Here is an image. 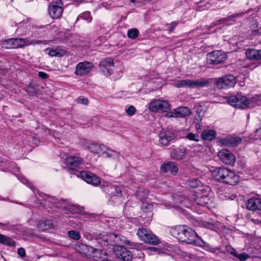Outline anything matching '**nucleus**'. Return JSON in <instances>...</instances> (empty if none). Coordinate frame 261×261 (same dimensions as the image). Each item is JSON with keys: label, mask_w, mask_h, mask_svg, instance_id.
Returning <instances> with one entry per match:
<instances>
[{"label": "nucleus", "mask_w": 261, "mask_h": 261, "mask_svg": "<svg viewBox=\"0 0 261 261\" xmlns=\"http://www.w3.org/2000/svg\"><path fill=\"white\" fill-rule=\"evenodd\" d=\"M252 221L254 222V223H256V224H261V221H259V220H254V219H253Z\"/></svg>", "instance_id": "obj_64"}, {"label": "nucleus", "mask_w": 261, "mask_h": 261, "mask_svg": "<svg viewBox=\"0 0 261 261\" xmlns=\"http://www.w3.org/2000/svg\"><path fill=\"white\" fill-rule=\"evenodd\" d=\"M113 250L117 258L124 261H130L133 258L132 252L123 246L114 245Z\"/></svg>", "instance_id": "obj_7"}, {"label": "nucleus", "mask_w": 261, "mask_h": 261, "mask_svg": "<svg viewBox=\"0 0 261 261\" xmlns=\"http://www.w3.org/2000/svg\"><path fill=\"white\" fill-rule=\"evenodd\" d=\"M108 238L109 239L110 243H111V241H113V244H112V245L113 247H114V245L121 246H122V245H126L131 248H134L137 247L138 246L137 243L127 240L125 237L115 233H110ZM97 241L98 244L100 246L105 245V242H109L107 238L103 240L98 239Z\"/></svg>", "instance_id": "obj_3"}, {"label": "nucleus", "mask_w": 261, "mask_h": 261, "mask_svg": "<svg viewBox=\"0 0 261 261\" xmlns=\"http://www.w3.org/2000/svg\"><path fill=\"white\" fill-rule=\"evenodd\" d=\"M94 67L92 62L85 61L79 63L75 67L74 74L78 76H83L88 74Z\"/></svg>", "instance_id": "obj_11"}, {"label": "nucleus", "mask_w": 261, "mask_h": 261, "mask_svg": "<svg viewBox=\"0 0 261 261\" xmlns=\"http://www.w3.org/2000/svg\"><path fill=\"white\" fill-rule=\"evenodd\" d=\"M114 66L113 59L111 58H106L101 61L99 63L100 69L106 75L111 74V70Z\"/></svg>", "instance_id": "obj_14"}, {"label": "nucleus", "mask_w": 261, "mask_h": 261, "mask_svg": "<svg viewBox=\"0 0 261 261\" xmlns=\"http://www.w3.org/2000/svg\"><path fill=\"white\" fill-rule=\"evenodd\" d=\"M236 157L234 154L229 153V165H233L234 164Z\"/></svg>", "instance_id": "obj_57"}, {"label": "nucleus", "mask_w": 261, "mask_h": 261, "mask_svg": "<svg viewBox=\"0 0 261 261\" xmlns=\"http://www.w3.org/2000/svg\"><path fill=\"white\" fill-rule=\"evenodd\" d=\"M101 156L103 158H110L112 156H115L117 155V153L116 151L112 150L110 148H107L106 151H103L101 153Z\"/></svg>", "instance_id": "obj_40"}, {"label": "nucleus", "mask_w": 261, "mask_h": 261, "mask_svg": "<svg viewBox=\"0 0 261 261\" xmlns=\"http://www.w3.org/2000/svg\"><path fill=\"white\" fill-rule=\"evenodd\" d=\"M257 60H261V49L257 50Z\"/></svg>", "instance_id": "obj_60"}, {"label": "nucleus", "mask_w": 261, "mask_h": 261, "mask_svg": "<svg viewBox=\"0 0 261 261\" xmlns=\"http://www.w3.org/2000/svg\"><path fill=\"white\" fill-rule=\"evenodd\" d=\"M218 145L219 146H225L228 143V139L223 138H217Z\"/></svg>", "instance_id": "obj_49"}, {"label": "nucleus", "mask_w": 261, "mask_h": 261, "mask_svg": "<svg viewBox=\"0 0 261 261\" xmlns=\"http://www.w3.org/2000/svg\"><path fill=\"white\" fill-rule=\"evenodd\" d=\"M246 207L250 211H260L261 199L259 198H250L246 203Z\"/></svg>", "instance_id": "obj_21"}, {"label": "nucleus", "mask_w": 261, "mask_h": 261, "mask_svg": "<svg viewBox=\"0 0 261 261\" xmlns=\"http://www.w3.org/2000/svg\"><path fill=\"white\" fill-rule=\"evenodd\" d=\"M68 235L70 238L75 240H79L81 238L80 233L79 231L75 230H70L68 232Z\"/></svg>", "instance_id": "obj_47"}, {"label": "nucleus", "mask_w": 261, "mask_h": 261, "mask_svg": "<svg viewBox=\"0 0 261 261\" xmlns=\"http://www.w3.org/2000/svg\"><path fill=\"white\" fill-rule=\"evenodd\" d=\"M77 103L87 105L88 104L89 100L87 98L84 97H79L76 100Z\"/></svg>", "instance_id": "obj_53"}, {"label": "nucleus", "mask_w": 261, "mask_h": 261, "mask_svg": "<svg viewBox=\"0 0 261 261\" xmlns=\"http://www.w3.org/2000/svg\"><path fill=\"white\" fill-rule=\"evenodd\" d=\"M112 190L111 195L115 196H121L122 195L121 189L119 187L112 186L110 187Z\"/></svg>", "instance_id": "obj_44"}, {"label": "nucleus", "mask_w": 261, "mask_h": 261, "mask_svg": "<svg viewBox=\"0 0 261 261\" xmlns=\"http://www.w3.org/2000/svg\"><path fill=\"white\" fill-rule=\"evenodd\" d=\"M252 27L254 29L257 28L258 27L257 22L255 21V23L252 24Z\"/></svg>", "instance_id": "obj_63"}, {"label": "nucleus", "mask_w": 261, "mask_h": 261, "mask_svg": "<svg viewBox=\"0 0 261 261\" xmlns=\"http://www.w3.org/2000/svg\"><path fill=\"white\" fill-rule=\"evenodd\" d=\"M200 4V5L199 6L200 7H202L203 6H204V8H201V10H204L205 9H207V8H209V6L206 5L205 3H204V2H201Z\"/></svg>", "instance_id": "obj_59"}, {"label": "nucleus", "mask_w": 261, "mask_h": 261, "mask_svg": "<svg viewBox=\"0 0 261 261\" xmlns=\"http://www.w3.org/2000/svg\"><path fill=\"white\" fill-rule=\"evenodd\" d=\"M90 258L97 261L109 260V254L105 251L99 249L93 248V251L91 253Z\"/></svg>", "instance_id": "obj_16"}, {"label": "nucleus", "mask_w": 261, "mask_h": 261, "mask_svg": "<svg viewBox=\"0 0 261 261\" xmlns=\"http://www.w3.org/2000/svg\"><path fill=\"white\" fill-rule=\"evenodd\" d=\"M201 136L203 140L211 141L216 137V132L214 130L205 129L202 132Z\"/></svg>", "instance_id": "obj_27"}, {"label": "nucleus", "mask_w": 261, "mask_h": 261, "mask_svg": "<svg viewBox=\"0 0 261 261\" xmlns=\"http://www.w3.org/2000/svg\"><path fill=\"white\" fill-rule=\"evenodd\" d=\"M196 112L197 114V119H199L200 121L202 120V118L203 116L205 113V110L203 109V107L202 106H198L196 108Z\"/></svg>", "instance_id": "obj_45"}, {"label": "nucleus", "mask_w": 261, "mask_h": 261, "mask_svg": "<svg viewBox=\"0 0 261 261\" xmlns=\"http://www.w3.org/2000/svg\"><path fill=\"white\" fill-rule=\"evenodd\" d=\"M39 194H40V195L43 197L44 199L48 200L49 202L54 204L55 205L56 207H59V204H60L61 202H65V200L63 199H62L61 200H59L56 199L54 197H51L48 195H46L45 194H43L42 193H39Z\"/></svg>", "instance_id": "obj_31"}, {"label": "nucleus", "mask_w": 261, "mask_h": 261, "mask_svg": "<svg viewBox=\"0 0 261 261\" xmlns=\"http://www.w3.org/2000/svg\"><path fill=\"white\" fill-rule=\"evenodd\" d=\"M127 36L132 39H135L138 37L139 31L136 28L130 29L127 31Z\"/></svg>", "instance_id": "obj_42"}, {"label": "nucleus", "mask_w": 261, "mask_h": 261, "mask_svg": "<svg viewBox=\"0 0 261 261\" xmlns=\"http://www.w3.org/2000/svg\"><path fill=\"white\" fill-rule=\"evenodd\" d=\"M22 42L21 44V47L27 45H35L36 44H45L43 41L39 40H30L29 39H21Z\"/></svg>", "instance_id": "obj_33"}, {"label": "nucleus", "mask_w": 261, "mask_h": 261, "mask_svg": "<svg viewBox=\"0 0 261 261\" xmlns=\"http://www.w3.org/2000/svg\"><path fill=\"white\" fill-rule=\"evenodd\" d=\"M137 234L140 240L145 243L156 245L160 243L157 236L145 228H139Z\"/></svg>", "instance_id": "obj_4"}, {"label": "nucleus", "mask_w": 261, "mask_h": 261, "mask_svg": "<svg viewBox=\"0 0 261 261\" xmlns=\"http://www.w3.org/2000/svg\"><path fill=\"white\" fill-rule=\"evenodd\" d=\"M21 38H12L2 41L1 45L5 48H18L21 47Z\"/></svg>", "instance_id": "obj_15"}, {"label": "nucleus", "mask_w": 261, "mask_h": 261, "mask_svg": "<svg viewBox=\"0 0 261 261\" xmlns=\"http://www.w3.org/2000/svg\"><path fill=\"white\" fill-rule=\"evenodd\" d=\"M195 202L197 204L205 206L208 208H211L213 206V200L207 195L197 196L195 199Z\"/></svg>", "instance_id": "obj_19"}, {"label": "nucleus", "mask_w": 261, "mask_h": 261, "mask_svg": "<svg viewBox=\"0 0 261 261\" xmlns=\"http://www.w3.org/2000/svg\"><path fill=\"white\" fill-rule=\"evenodd\" d=\"M179 23V21H172V22L168 24V31L169 34H171L175 29V27L178 25Z\"/></svg>", "instance_id": "obj_48"}, {"label": "nucleus", "mask_w": 261, "mask_h": 261, "mask_svg": "<svg viewBox=\"0 0 261 261\" xmlns=\"http://www.w3.org/2000/svg\"><path fill=\"white\" fill-rule=\"evenodd\" d=\"M257 49H248L246 51V56L247 59L257 60Z\"/></svg>", "instance_id": "obj_37"}, {"label": "nucleus", "mask_w": 261, "mask_h": 261, "mask_svg": "<svg viewBox=\"0 0 261 261\" xmlns=\"http://www.w3.org/2000/svg\"><path fill=\"white\" fill-rule=\"evenodd\" d=\"M261 139V126L255 130L254 132L253 135H251L248 138L250 142L253 140H259Z\"/></svg>", "instance_id": "obj_39"}, {"label": "nucleus", "mask_w": 261, "mask_h": 261, "mask_svg": "<svg viewBox=\"0 0 261 261\" xmlns=\"http://www.w3.org/2000/svg\"><path fill=\"white\" fill-rule=\"evenodd\" d=\"M66 160V163L68 168L73 170V173L76 175V171H74V168L77 167L81 164L83 161L82 159L79 156L69 155L67 154H64L63 157Z\"/></svg>", "instance_id": "obj_12"}, {"label": "nucleus", "mask_w": 261, "mask_h": 261, "mask_svg": "<svg viewBox=\"0 0 261 261\" xmlns=\"http://www.w3.org/2000/svg\"><path fill=\"white\" fill-rule=\"evenodd\" d=\"M0 243L9 246L15 245V242L12 239L2 234H0Z\"/></svg>", "instance_id": "obj_32"}, {"label": "nucleus", "mask_w": 261, "mask_h": 261, "mask_svg": "<svg viewBox=\"0 0 261 261\" xmlns=\"http://www.w3.org/2000/svg\"><path fill=\"white\" fill-rule=\"evenodd\" d=\"M218 156L220 160L224 163L227 164L228 163V150L224 148L218 152Z\"/></svg>", "instance_id": "obj_35"}, {"label": "nucleus", "mask_w": 261, "mask_h": 261, "mask_svg": "<svg viewBox=\"0 0 261 261\" xmlns=\"http://www.w3.org/2000/svg\"><path fill=\"white\" fill-rule=\"evenodd\" d=\"M21 181L24 184H25V185H28L29 184V181L25 179L24 178H22L21 179H20Z\"/></svg>", "instance_id": "obj_61"}, {"label": "nucleus", "mask_w": 261, "mask_h": 261, "mask_svg": "<svg viewBox=\"0 0 261 261\" xmlns=\"http://www.w3.org/2000/svg\"><path fill=\"white\" fill-rule=\"evenodd\" d=\"M54 224L51 220H44L41 221L38 224V227L42 230H46L53 228Z\"/></svg>", "instance_id": "obj_26"}, {"label": "nucleus", "mask_w": 261, "mask_h": 261, "mask_svg": "<svg viewBox=\"0 0 261 261\" xmlns=\"http://www.w3.org/2000/svg\"><path fill=\"white\" fill-rule=\"evenodd\" d=\"M213 79L201 78L200 79L192 80V89L201 88L207 87L210 84Z\"/></svg>", "instance_id": "obj_22"}, {"label": "nucleus", "mask_w": 261, "mask_h": 261, "mask_svg": "<svg viewBox=\"0 0 261 261\" xmlns=\"http://www.w3.org/2000/svg\"><path fill=\"white\" fill-rule=\"evenodd\" d=\"M213 178L218 181L227 183L228 170L222 168L215 169L212 172Z\"/></svg>", "instance_id": "obj_13"}, {"label": "nucleus", "mask_w": 261, "mask_h": 261, "mask_svg": "<svg viewBox=\"0 0 261 261\" xmlns=\"http://www.w3.org/2000/svg\"><path fill=\"white\" fill-rule=\"evenodd\" d=\"M46 50H49L48 54L51 57H62L66 53V51L65 50L61 48H47L46 49Z\"/></svg>", "instance_id": "obj_25"}, {"label": "nucleus", "mask_w": 261, "mask_h": 261, "mask_svg": "<svg viewBox=\"0 0 261 261\" xmlns=\"http://www.w3.org/2000/svg\"><path fill=\"white\" fill-rule=\"evenodd\" d=\"M148 109L152 112L159 111L166 112L170 109V105L167 101L158 99L150 101L148 103Z\"/></svg>", "instance_id": "obj_6"}, {"label": "nucleus", "mask_w": 261, "mask_h": 261, "mask_svg": "<svg viewBox=\"0 0 261 261\" xmlns=\"http://www.w3.org/2000/svg\"><path fill=\"white\" fill-rule=\"evenodd\" d=\"M63 4L61 0L50 4L48 6V11L49 16L53 19L60 18L63 11Z\"/></svg>", "instance_id": "obj_9"}, {"label": "nucleus", "mask_w": 261, "mask_h": 261, "mask_svg": "<svg viewBox=\"0 0 261 261\" xmlns=\"http://www.w3.org/2000/svg\"><path fill=\"white\" fill-rule=\"evenodd\" d=\"M227 21H228V19L226 18H224L223 19H219V20H217L216 22H215L214 24L212 23V25H210L209 27H208V29H211V28L213 27V25H218V24H221V23L226 24L225 27L226 28H227Z\"/></svg>", "instance_id": "obj_51"}, {"label": "nucleus", "mask_w": 261, "mask_h": 261, "mask_svg": "<svg viewBox=\"0 0 261 261\" xmlns=\"http://www.w3.org/2000/svg\"><path fill=\"white\" fill-rule=\"evenodd\" d=\"M240 181L239 175H237L233 172L229 171V185H237Z\"/></svg>", "instance_id": "obj_38"}, {"label": "nucleus", "mask_w": 261, "mask_h": 261, "mask_svg": "<svg viewBox=\"0 0 261 261\" xmlns=\"http://www.w3.org/2000/svg\"><path fill=\"white\" fill-rule=\"evenodd\" d=\"M186 138L190 140L198 141H199V136L194 134L189 133L187 135Z\"/></svg>", "instance_id": "obj_52"}, {"label": "nucleus", "mask_w": 261, "mask_h": 261, "mask_svg": "<svg viewBox=\"0 0 261 261\" xmlns=\"http://www.w3.org/2000/svg\"><path fill=\"white\" fill-rule=\"evenodd\" d=\"M83 19L88 22H90L92 20V17L90 14V12L89 11H86L81 13L77 17V18Z\"/></svg>", "instance_id": "obj_46"}, {"label": "nucleus", "mask_w": 261, "mask_h": 261, "mask_svg": "<svg viewBox=\"0 0 261 261\" xmlns=\"http://www.w3.org/2000/svg\"><path fill=\"white\" fill-rule=\"evenodd\" d=\"M185 155L184 148H174L171 153V158L175 160H181Z\"/></svg>", "instance_id": "obj_24"}, {"label": "nucleus", "mask_w": 261, "mask_h": 261, "mask_svg": "<svg viewBox=\"0 0 261 261\" xmlns=\"http://www.w3.org/2000/svg\"><path fill=\"white\" fill-rule=\"evenodd\" d=\"M215 83L218 89H226L228 86V76L226 75L215 79Z\"/></svg>", "instance_id": "obj_23"}, {"label": "nucleus", "mask_w": 261, "mask_h": 261, "mask_svg": "<svg viewBox=\"0 0 261 261\" xmlns=\"http://www.w3.org/2000/svg\"><path fill=\"white\" fill-rule=\"evenodd\" d=\"M229 253L233 254L235 257L239 258L241 261H245L249 258V255L246 253H241L238 254L236 252L234 248L230 247L229 245Z\"/></svg>", "instance_id": "obj_34"}, {"label": "nucleus", "mask_w": 261, "mask_h": 261, "mask_svg": "<svg viewBox=\"0 0 261 261\" xmlns=\"http://www.w3.org/2000/svg\"><path fill=\"white\" fill-rule=\"evenodd\" d=\"M37 86L32 83L28 85L26 88V92L30 96H34L37 93Z\"/></svg>", "instance_id": "obj_36"}, {"label": "nucleus", "mask_w": 261, "mask_h": 261, "mask_svg": "<svg viewBox=\"0 0 261 261\" xmlns=\"http://www.w3.org/2000/svg\"><path fill=\"white\" fill-rule=\"evenodd\" d=\"M229 86H233L236 83V81L234 80V77L232 75H231L230 74H229Z\"/></svg>", "instance_id": "obj_58"}, {"label": "nucleus", "mask_w": 261, "mask_h": 261, "mask_svg": "<svg viewBox=\"0 0 261 261\" xmlns=\"http://www.w3.org/2000/svg\"><path fill=\"white\" fill-rule=\"evenodd\" d=\"M227 58L226 54L221 50H214L207 55V63L210 65H217L222 63Z\"/></svg>", "instance_id": "obj_5"}, {"label": "nucleus", "mask_w": 261, "mask_h": 261, "mask_svg": "<svg viewBox=\"0 0 261 261\" xmlns=\"http://www.w3.org/2000/svg\"><path fill=\"white\" fill-rule=\"evenodd\" d=\"M38 75L39 77L43 80L47 79L49 77L48 74L43 71H39Z\"/></svg>", "instance_id": "obj_54"}, {"label": "nucleus", "mask_w": 261, "mask_h": 261, "mask_svg": "<svg viewBox=\"0 0 261 261\" xmlns=\"http://www.w3.org/2000/svg\"><path fill=\"white\" fill-rule=\"evenodd\" d=\"M175 137V134L171 127L162 129L159 134L160 143L164 146L168 145L170 142Z\"/></svg>", "instance_id": "obj_8"}, {"label": "nucleus", "mask_w": 261, "mask_h": 261, "mask_svg": "<svg viewBox=\"0 0 261 261\" xmlns=\"http://www.w3.org/2000/svg\"><path fill=\"white\" fill-rule=\"evenodd\" d=\"M17 253L21 257H23L25 256L26 253L25 251L24 248H19L18 249Z\"/></svg>", "instance_id": "obj_55"}, {"label": "nucleus", "mask_w": 261, "mask_h": 261, "mask_svg": "<svg viewBox=\"0 0 261 261\" xmlns=\"http://www.w3.org/2000/svg\"><path fill=\"white\" fill-rule=\"evenodd\" d=\"M170 232L173 237L179 241L188 244L194 243L197 237V234L193 229L186 225L172 227Z\"/></svg>", "instance_id": "obj_1"}, {"label": "nucleus", "mask_w": 261, "mask_h": 261, "mask_svg": "<svg viewBox=\"0 0 261 261\" xmlns=\"http://www.w3.org/2000/svg\"><path fill=\"white\" fill-rule=\"evenodd\" d=\"M260 95H256L250 98L242 95L241 94H237L235 95L229 96V105L234 108L242 110L252 107L255 104L260 105L259 100Z\"/></svg>", "instance_id": "obj_2"}, {"label": "nucleus", "mask_w": 261, "mask_h": 261, "mask_svg": "<svg viewBox=\"0 0 261 261\" xmlns=\"http://www.w3.org/2000/svg\"><path fill=\"white\" fill-rule=\"evenodd\" d=\"M80 144L84 146V147H90L91 145L93 146H97L99 145L97 143H94L92 141L90 140H86L84 139H81L80 140Z\"/></svg>", "instance_id": "obj_43"}, {"label": "nucleus", "mask_w": 261, "mask_h": 261, "mask_svg": "<svg viewBox=\"0 0 261 261\" xmlns=\"http://www.w3.org/2000/svg\"><path fill=\"white\" fill-rule=\"evenodd\" d=\"M92 149L91 150L92 152L95 153H98V150L100 149V148H92Z\"/></svg>", "instance_id": "obj_62"}, {"label": "nucleus", "mask_w": 261, "mask_h": 261, "mask_svg": "<svg viewBox=\"0 0 261 261\" xmlns=\"http://www.w3.org/2000/svg\"><path fill=\"white\" fill-rule=\"evenodd\" d=\"M76 175L77 177H81L83 180L88 184L97 186L100 183L99 178L91 172L85 171H76Z\"/></svg>", "instance_id": "obj_10"}, {"label": "nucleus", "mask_w": 261, "mask_h": 261, "mask_svg": "<svg viewBox=\"0 0 261 261\" xmlns=\"http://www.w3.org/2000/svg\"><path fill=\"white\" fill-rule=\"evenodd\" d=\"M166 115H167V116L168 117H176V118H178L177 117V114L176 113V112H175V109H174L171 112H168L167 113Z\"/></svg>", "instance_id": "obj_56"}, {"label": "nucleus", "mask_w": 261, "mask_h": 261, "mask_svg": "<svg viewBox=\"0 0 261 261\" xmlns=\"http://www.w3.org/2000/svg\"><path fill=\"white\" fill-rule=\"evenodd\" d=\"M125 112L128 115L133 116L135 114L136 110L135 107L131 105L128 106V108L126 109Z\"/></svg>", "instance_id": "obj_50"}, {"label": "nucleus", "mask_w": 261, "mask_h": 261, "mask_svg": "<svg viewBox=\"0 0 261 261\" xmlns=\"http://www.w3.org/2000/svg\"><path fill=\"white\" fill-rule=\"evenodd\" d=\"M176 113L178 118L184 117L191 114V110L188 107H183L175 109Z\"/></svg>", "instance_id": "obj_30"}, {"label": "nucleus", "mask_w": 261, "mask_h": 261, "mask_svg": "<svg viewBox=\"0 0 261 261\" xmlns=\"http://www.w3.org/2000/svg\"><path fill=\"white\" fill-rule=\"evenodd\" d=\"M187 184L189 187L191 188H196L200 187L201 185V182L200 180L196 178H193L189 179L187 182Z\"/></svg>", "instance_id": "obj_41"}, {"label": "nucleus", "mask_w": 261, "mask_h": 261, "mask_svg": "<svg viewBox=\"0 0 261 261\" xmlns=\"http://www.w3.org/2000/svg\"><path fill=\"white\" fill-rule=\"evenodd\" d=\"M174 86L177 88H187L192 89V80L188 79L178 80L175 82Z\"/></svg>", "instance_id": "obj_29"}, {"label": "nucleus", "mask_w": 261, "mask_h": 261, "mask_svg": "<svg viewBox=\"0 0 261 261\" xmlns=\"http://www.w3.org/2000/svg\"><path fill=\"white\" fill-rule=\"evenodd\" d=\"M250 141L247 137L237 136L236 135H232L229 137V146L230 147H237L241 143L247 144Z\"/></svg>", "instance_id": "obj_20"}, {"label": "nucleus", "mask_w": 261, "mask_h": 261, "mask_svg": "<svg viewBox=\"0 0 261 261\" xmlns=\"http://www.w3.org/2000/svg\"><path fill=\"white\" fill-rule=\"evenodd\" d=\"M160 170L163 173L170 172L173 175H175L177 173L178 169L175 163L168 162L162 164Z\"/></svg>", "instance_id": "obj_17"}, {"label": "nucleus", "mask_w": 261, "mask_h": 261, "mask_svg": "<svg viewBox=\"0 0 261 261\" xmlns=\"http://www.w3.org/2000/svg\"><path fill=\"white\" fill-rule=\"evenodd\" d=\"M93 248L92 246L81 243H78L75 246V249L77 251L89 258L91 256V253L93 251Z\"/></svg>", "instance_id": "obj_18"}, {"label": "nucleus", "mask_w": 261, "mask_h": 261, "mask_svg": "<svg viewBox=\"0 0 261 261\" xmlns=\"http://www.w3.org/2000/svg\"><path fill=\"white\" fill-rule=\"evenodd\" d=\"M243 13H234L229 15V25L234 24L241 23L243 18Z\"/></svg>", "instance_id": "obj_28"}]
</instances>
